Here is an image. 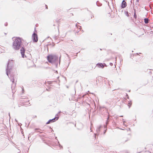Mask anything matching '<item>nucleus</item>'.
I'll return each mask as SVG.
<instances>
[{
	"label": "nucleus",
	"instance_id": "nucleus-1",
	"mask_svg": "<svg viewBox=\"0 0 153 153\" xmlns=\"http://www.w3.org/2000/svg\"><path fill=\"white\" fill-rule=\"evenodd\" d=\"M12 48L15 51L19 50L20 48L22 58H24L25 50L22 46V39L19 37H14L13 38Z\"/></svg>",
	"mask_w": 153,
	"mask_h": 153
},
{
	"label": "nucleus",
	"instance_id": "nucleus-2",
	"mask_svg": "<svg viewBox=\"0 0 153 153\" xmlns=\"http://www.w3.org/2000/svg\"><path fill=\"white\" fill-rule=\"evenodd\" d=\"M47 60L49 62L52 64H55L56 67L58 62V56L54 54L49 55L47 56Z\"/></svg>",
	"mask_w": 153,
	"mask_h": 153
},
{
	"label": "nucleus",
	"instance_id": "nucleus-3",
	"mask_svg": "<svg viewBox=\"0 0 153 153\" xmlns=\"http://www.w3.org/2000/svg\"><path fill=\"white\" fill-rule=\"evenodd\" d=\"M13 66V61H9L6 68V74L9 77V74L10 73Z\"/></svg>",
	"mask_w": 153,
	"mask_h": 153
},
{
	"label": "nucleus",
	"instance_id": "nucleus-4",
	"mask_svg": "<svg viewBox=\"0 0 153 153\" xmlns=\"http://www.w3.org/2000/svg\"><path fill=\"white\" fill-rule=\"evenodd\" d=\"M11 81H12L13 83V85L15 86L16 85V76L14 75H11L10 78Z\"/></svg>",
	"mask_w": 153,
	"mask_h": 153
},
{
	"label": "nucleus",
	"instance_id": "nucleus-5",
	"mask_svg": "<svg viewBox=\"0 0 153 153\" xmlns=\"http://www.w3.org/2000/svg\"><path fill=\"white\" fill-rule=\"evenodd\" d=\"M33 39V41L34 42H37L38 40V38L36 34L34 33L32 35V36Z\"/></svg>",
	"mask_w": 153,
	"mask_h": 153
},
{
	"label": "nucleus",
	"instance_id": "nucleus-6",
	"mask_svg": "<svg viewBox=\"0 0 153 153\" xmlns=\"http://www.w3.org/2000/svg\"><path fill=\"white\" fill-rule=\"evenodd\" d=\"M59 118V117H55L54 118H53L52 119L49 120L48 122L46 123V124H49L51 123H53L55 122L56 120H58Z\"/></svg>",
	"mask_w": 153,
	"mask_h": 153
},
{
	"label": "nucleus",
	"instance_id": "nucleus-7",
	"mask_svg": "<svg viewBox=\"0 0 153 153\" xmlns=\"http://www.w3.org/2000/svg\"><path fill=\"white\" fill-rule=\"evenodd\" d=\"M126 6V2L124 0H123L122 2L121 7L122 8H124Z\"/></svg>",
	"mask_w": 153,
	"mask_h": 153
},
{
	"label": "nucleus",
	"instance_id": "nucleus-8",
	"mask_svg": "<svg viewBox=\"0 0 153 153\" xmlns=\"http://www.w3.org/2000/svg\"><path fill=\"white\" fill-rule=\"evenodd\" d=\"M96 66L100 68H103L104 67V65L102 63H98L96 65Z\"/></svg>",
	"mask_w": 153,
	"mask_h": 153
},
{
	"label": "nucleus",
	"instance_id": "nucleus-9",
	"mask_svg": "<svg viewBox=\"0 0 153 153\" xmlns=\"http://www.w3.org/2000/svg\"><path fill=\"white\" fill-rule=\"evenodd\" d=\"M101 127L102 126H100L98 128H97L96 131L98 134H99V133L100 131V129Z\"/></svg>",
	"mask_w": 153,
	"mask_h": 153
},
{
	"label": "nucleus",
	"instance_id": "nucleus-10",
	"mask_svg": "<svg viewBox=\"0 0 153 153\" xmlns=\"http://www.w3.org/2000/svg\"><path fill=\"white\" fill-rule=\"evenodd\" d=\"M144 21L146 24H148L149 23V19L148 18H145L144 19Z\"/></svg>",
	"mask_w": 153,
	"mask_h": 153
},
{
	"label": "nucleus",
	"instance_id": "nucleus-11",
	"mask_svg": "<svg viewBox=\"0 0 153 153\" xmlns=\"http://www.w3.org/2000/svg\"><path fill=\"white\" fill-rule=\"evenodd\" d=\"M128 106H129V108H130V106L132 104V103L131 102H129L128 103Z\"/></svg>",
	"mask_w": 153,
	"mask_h": 153
},
{
	"label": "nucleus",
	"instance_id": "nucleus-12",
	"mask_svg": "<svg viewBox=\"0 0 153 153\" xmlns=\"http://www.w3.org/2000/svg\"><path fill=\"white\" fill-rule=\"evenodd\" d=\"M61 112V111H59V112L56 115V117H58V116L59 115V114Z\"/></svg>",
	"mask_w": 153,
	"mask_h": 153
},
{
	"label": "nucleus",
	"instance_id": "nucleus-13",
	"mask_svg": "<svg viewBox=\"0 0 153 153\" xmlns=\"http://www.w3.org/2000/svg\"><path fill=\"white\" fill-rule=\"evenodd\" d=\"M134 17L135 19H136L137 18V15H136V14L135 13V12L134 13Z\"/></svg>",
	"mask_w": 153,
	"mask_h": 153
},
{
	"label": "nucleus",
	"instance_id": "nucleus-14",
	"mask_svg": "<svg viewBox=\"0 0 153 153\" xmlns=\"http://www.w3.org/2000/svg\"><path fill=\"white\" fill-rule=\"evenodd\" d=\"M122 120L123 121V123L124 125H125V123L126 122L124 121V119H122Z\"/></svg>",
	"mask_w": 153,
	"mask_h": 153
},
{
	"label": "nucleus",
	"instance_id": "nucleus-15",
	"mask_svg": "<svg viewBox=\"0 0 153 153\" xmlns=\"http://www.w3.org/2000/svg\"><path fill=\"white\" fill-rule=\"evenodd\" d=\"M35 131H36V130L37 131V130H41L39 128H36L35 129Z\"/></svg>",
	"mask_w": 153,
	"mask_h": 153
},
{
	"label": "nucleus",
	"instance_id": "nucleus-16",
	"mask_svg": "<svg viewBox=\"0 0 153 153\" xmlns=\"http://www.w3.org/2000/svg\"><path fill=\"white\" fill-rule=\"evenodd\" d=\"M110 65L111 66H112V65H113V64L112 63H110Z\"/></svg>",
	"mask_w": 153,
	"mask_h": 153
},
{
	"label": "nucleus",
	"instance_id": "nucleus-17",
	"mask_svg": "<svg viewBox=\"0 0 153 153\" xmlns=\"http://www.w3.org/2000/svg\"><path fill=\"white\" fill-rule=\"evenodd\" d=\"M103 65H104V66H105V67L107 66V65H106V64L105 63H104V64H103Z\"/></svg>",
	"mask_w": 153,
	"mask_h": 153
},
{
	"label": "nucleus",
	"instance_id": "nucleus-18",
	"mask_svg": "<svg viewBox=\"0 0 153 153\" xmlns=\"http://www.w3.org/2000/svg\"><path fill=\"white\" fill-rule=\"evenodd\" d=\"M126 96H127V98H128H128H129V97H128V94H126Z\"/></svg>",
	"mask_w": 153,
	"mask_h": 153
},
{
	"label": "nucleus",
	"instance_id": "nucleus-19",
	"mask_svg": "<svg viewBox=\"0 0 153 153\" xmlns=\"http://www.w3.org/2000/svg\"><path fill=\"white\" fill-rule=\"evenodd\" d=\"M7 23H6L4 25L5 26H7Z\"/></svg>",
	"mask_w": 153,
	"mask_h": 153
},
{
	"label": "nucleus",
	"instance_id": "nucleus-20",
	"mask_svg": "<svg viewBox=\"0 0 153 153\" xmlns=\"http://www.w3.org/2000/svg\"><path fill=\"white\" fill-rule=\"evenodd\" d=\"M76 27H78L77 24H76Z\"/></svg>",
	"mask_w": 153,
	"mask_h": 153
},
{
	"label": "nucleus",
	"instance_id": "nucleus-21",
	"mask_svg": "<svg viewBox=\"0 0 153 153\" xmlns=\"http://www.w3.org/2000/svg\"><path fill=\"white\" fill-rule=\"evenodd\" d=\"M15 121H16V122H18L17 120L16 119H15Z\"/></svg>",
	"mask_w": 153,
	"mask_h": 153
},
{
	"label": "nucleus",
	"instance_id": "nucleus-22",
	"mask_svg": "<svg viewBox=\"0 0 153 153\" xmlns=\"http://www.w3.org/2000/svg\"><path fill=\"white\" fill-rule=\"evenodd\" d=\"M96 4H97V6H100V5H98L97 4V2Z\"/></svg>",
	"mask_w": 153,
	"mask_h": 153
},
{
	"label": "nucleus",
	"instance_id": "nucleus-23",
	"mask_svg": "<svg viewBox=\"0 0 153 153\" xmlns=\"http://www.w3.org/2000/svg\"><path fill=\"white\" fill-rule=\"evenodd\" d=\"M46 8L47 9V8H48V7H47V5H46Z\"/></svg>",
	"mask_w": 153,
	"mask_h": 153
},
{
	"label": "nucleus",
	"instance_id": "nucleus-24",
	"mask_svg": "<svg viewBox=\"0 0 153 153\" xmlns=\"http://www.w3.org/2000/svg\"><path fill=\"white\" fill-rule=\"evenodd\" d=\"M69 64H70V63H69L68 64V66H67V68L69 66Z\"/></svg>",
	"mask_w": 153,
	"mask_h": 153
},
{
	"label": "nucleus",
	"instance_id": "nucleus-25",
	"mask_svg": "<svg viewBox=\"0 0 153 153\" xmlns=\"http://www.w3.org/2000/svg\"><path fill=\"white\" fill-rule=\"evenodd\" d=\"M109 118V117H108V118H107V120H108Z\"/></svg>",
	"mask_w": 153,
	"mask_h": 153
},
{
	"label": "nucleus",
	"instance_id": "nucleus-26",
	"mask_svg": "<svg viewBox=\"0 0 153 153\" xmlns=\"http://www.w3.org/2000/svg\"><path fill=\"white\" fill-rule=\"evenodd\" d=\"M97 134H97H95V137H96V134Z\"/></svg>",
	"mask_w": 153,
	"mask_h": 153
},
{
	"label": "nucleus",
	"instance_id": "nucleus-27",
	"mask_svg": "<svg viewBox=\"0 0 153 153\" xmlns=\"http://www.w3.org/2000/svg\"><path fill=\"white\" fill-rule=\"evenodd\" d=\"M139 0H137V2H138L139 1Z\"/></svg>",
	"mask_w": 153,
	"mask_h": 153
},
{
	"label": "nucleus",
	"instance_id": "nucleus-28",
	"mask_svg": "<svg viewBox=\"0 0 153 153\" xmlns=\"http://www.w3.org/2000/svg\"><path fill=\"white\" fill-rule=\"evenodd\" d=\"M106 132V130H105V131H104V134H105V133Z\"/></svg>",
	"mask_w": 153,
	"mask_h": 153
},
{
	"label": "nucleus",
	"instance_id": "nucleus-29",
	"mask_svg": "<svg viewBox=\"0 0 153 153\" xmlns=\"http://www.w3.org/2000/svg\"><path fill=\"white\" fill-rule=\"evenodd\" d=\"M60 60L59 59V64H60Z\"/></svg>",
	"mask_w": 153,
	"mask_h": 153
},
{
	"label": "nucleus",
	"instance_id": "nucleus-30",
	"mask_svg": "<svg viewBox=\"0 0 153 153\" xmlns=\"http://www.w3.org/2000/svg\"><path fill=\"white\" fill-rule=\"evenodd\" d=\"M37 132H40V131H37Z\"/></svg>",
	"mask_w": 153,
	"mask_h": 153
},
{
	"label": "nucleus",
	"instance_id": "nucleus-31",
	"mask_svg": "<svg viewBox=\"0 0 153 153\" xmlns=\"http://www.w3.org/2000/svg\"><path fill=\"white\" fill-rule=\"evenodd\" d=\"M120 129H121V130H123V129H122V128H120Z\"/></svg>",
	"mask_w": 153,
	"mask_h": 153
},
{
	"label": "nucleus",
	"instance_id": "nucleus-32",
	"mask_svg": "<svg viewBox=\"0 0 153 153\" xmlns=\"http://www.w3.org/2000/svg\"><path fill=\"white\" fill-rule=\"evenodd\" d=\"M80 27L79 28V29H80V28L81 27V26H80Z\"/></svg>",
	"mask_w": 153,
	"mask_h": 153
},
{
	"label": "nucleus",
	"instance_id": "nucleus-33",
	"mask_svg": "<svg viewBox=\"0 0 153 153\" xmlns=\"http://www.w3.org/2000/svg\"><path fill=\"white\" fill-rule=\"evenodd\" d=\"M120 117H123V116H120Z\"/></svg>",
	"mask_w": 153,
	"mask_h": 153
},
{
	"label": "nucleus",
	"instance_id": "nucleus-34",
	"mask_svg": "<svg viewBox=\"0 0 153 153\" xmlns=\"http://www.w3.org/2000/svg\"><path fill=\"white\" fill-rule=\"evenodd\" d=\"M127 16H128V14H127Z\"/></svg>",
	"mask_w": 153,
	"mask_h": 153
},
{
	"label": "nucleus",
	"instance_id": "nucleus-35",
	"mask_svg": "<svg viewBox=\"0 0 153 153\" xmlns=\"http://www.w3.org/2000/svg\"><path fill=\"white\" fill-rule=\"evenodd\" d=\"M127 16H128V14H127Z\"/></svg>",
	"mask_w": 153,
	"mask_h": 153
}]
</instances>
